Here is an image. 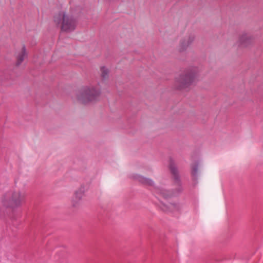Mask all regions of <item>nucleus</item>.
I'll use <instances>...</instances> for the list:
<instances>
[{
    "mask_svg": "<svg viewBox=\"0 0 263 263\" xmlns=\"http://www.w3.org/2000/svg\"><path fill=\"white\" fill-rule=\"evenodd\" d=\"M252 41V39L250 35L243 33L240 36L237 43V46L240 48L247 47L251 45Z\"/></svg>",
    "mask_w": 263,
    "mask_h": 263,
    "instance_id": "0eeeda50",
    "label": "nucleus"
},
{
    "mask_svg": "<svg viewBox=\"0 0 263 263\" xmlns=\"http://www.w3.org/2000/svg\"><path fill=\"white\" fill-rule=\"evenodd\" d=\"M165 191H163L161 194H162L163 195V196H164V197H167V196L168 195H172V194H167V193H165Z\"/></svg>",
    "mask_w": 263,
    "mask_h": 263,
    "instance_id": "4468645a",
    "label": "nucleus"
},
{
    "mask_svg": "<svg viewBox=\"0 0 263 263\" xmlns=\"http://www.w3.org/2000/svg\"><path fill=\"white\" fill-rule=\"evenodd\" d=\"M199 170V164L197 162H194L191 165V173L194 177H196L198 174Z\"/></svg>",
    "mask_w": 263,
    "mask_h": 263,
    "instance_id": "f8f14e48",
    "label": "nucleus"
},
{
    "mask_svg": "<svg viewBox=\"0 0 263 263\" xmlns=\"http://www.w3.org/2000/svg\"><path fill=\"white\" fill-rule=\"evenodd\" d=\"M195 81V74L192 72L188 71L182 72L176 79V83L181 89L188 88L193 85Z\"/></svg>",
    "mask_w": 263,
    "mask_h": 263,
    "instance_id": "20e7f679",
    "label": "nucleus"
},
{
    "mask_svg": "<svg viewBox=\"0 0 263 263\" xmlns=\"http://www.w3.org/2000/svg\"><path fill=\"white\" fill-rule=\"evenodd\" d=\"M135 178L144 184L150 186L153 184V181L152 180L145 178L141 175H137L135 177Z\"/></svg>",
    "mask_w": 263,
    "mask_h": 263,
    "instance_id": "1a4fd4ad",
    "label": "nucleus"
},
{
    "mask_svg": "<svg viewBox=\"0 0 263 263\" xmlns=\"http://www.w3.org/2000/svg\"><path fill=\"white\" fill-rule=\"evenodd\" d=\"M54 21L57 25H60L61 30L65 32L73 31L76 27V21L72 16L67 14L64 12H60L54 16Z\"/></svg>",
    "mask_w": 263,
    "mask_h": 263,
    "instance_id": "7ed1b4c3",
    "label": "nucleus"
},
{
    "mask_svg": "<svg viewBox=\"0 0 263 263\" xmlns=\"http://www.w3.org/2000/svg\"><path fill=\"white\" fill-rule=\"evenodd\" d=\"M101 76L103 78H106L108 77L109 70L106 67H102L101 69Z\"/></svg>",
    "mask_w": 263,
    "mask_h": 263,
    "instance_id": "ddd939ff",
    "label": "nucleus"
},
{
    "mask_svg": "<svg viewBox=\"0 0 263 263\" xmlns=\"http://www.w3.org/2000/svg\"><path fill=\"white\" fill-rule=\"evenodd\" d=\"M170 169L172 174L174 176V179L176 180L177 185H178L176 193H179L181 191V187L179 184V175H178L177 169L176 168L175 165L173 164H170Z\"/></svg>",
    "mask_w": 263,
    "mask_h": 263,
    "instance_id": "6e6552de",
    "label": "nucleus"
},
{
    "mask_svg": "<svg viewBox=\"0 0 263 263\" xmlns=\"http://www.w3.org/2000/svg\"><path fill=\"white\" fill-rule=\"evenodd\" d=\"M84 196V191L83 189H79L77 190L71 200V203L73 207L77 208L82 203L83 198Z\"/></svg>",
    "mask_w": 263,
    "mask_h": 263,
    "instance_id": "39448f33",
    "label": "nucleus"
},
{
    "mask_svg": "<svg viewBox=\"0 0 263 263\" xmlns=\"http://www.w3.org/2000/svg\"><path fill=\"white\" fill-rule=\"evenodd\" d=\"M194 40V35L189 34L184 37L180 41V43L178 46V50L180 52L185 51L187 47L192 44Z\"/></svg>",
    "mask_w": 263,
    "mask_h": 263,
    "instance_id": "423d86ee",
    "label": "nucleus"
},
{
    "mask_svg": "<svg viewBox=\"0 0 263 263\" xmlns=\"http://www.w3.org/2000/svg\"><path fill=\"white\" fill-rule=\"evenodd\" d=\"M178 206L177 204L172 203H166L164 204L163 210L168 211L171 212L178 210Z\"/></svg>",
    "mask_w": 263,
    "mask_h": 263,
    "instance_id": "9b49d317",
    "label": "nucleus"
},
{
    "mask_svg": "<svg viewBox=\"0 0 263 263\" xmlns=\"http://www.w3.org/2000/svg\"><path fill=\"white\" fill-rule=\"evenodd\" d=\"M26 55L27 52L26 51V48L25 46H23L21 52L18 55L17 58V63L15 66H20Z\"/></svg>",
    "mask_w": 263,
    "mask_h": 263,
    "instance_id": "9d476101",
    "label": "nucleus"
},
{
    "mask_svg": "<svg viewBox=\"0 0 263 263\" xmlns=\"http://www.w3.org/2000/svg\"><path fill=\"white\" fill-rule=\"evenodd\" d=\"M27 193L24 190L15 188L2 195L0 204L3 208L14 211L26 202Z\"/></svg>",
    "mask_w": 263,
    "mask_h": 263,
    "instance_id": "f257e3e1",
    "label": "nucleus"
},
{
    "mask_svg": "<svg viewBox=\"0 0 263 263\" xmlns=\"http://www.w3.org/2000/svg\"><path fill=\"white\" fill-rule=\"evenodd\" d=\"M100 93L101 90L99 86L86 87L78 92L77 100L83 104L93 103L98 100Z\"/></svg>",
    "mask_w": 263,
    "mask_h": 263,
    "instance_id": "f03ea898",
    "label": "nucleus"
}]
</instances>
